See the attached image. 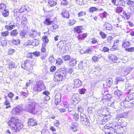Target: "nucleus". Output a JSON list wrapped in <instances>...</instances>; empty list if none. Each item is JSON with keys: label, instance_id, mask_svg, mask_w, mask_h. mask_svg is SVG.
<instances>
[{"label": "nucleus", "instance_id": "f257e3e1", "mask_svg": "<svg viewBox=\"0 0 134 134\" xmlns=\"http://www.w3.org/2000/svg\"><path fill=\"white\" fill-rule=\"evenodd\" d=\"M9 124L14 132L19 131L23 127V124L20 122L18 119L13 118H11V120L9 121Z\"/></svg>", "mask_w": 134, "mask_h": 134}, {"label": "nucleus", "instance_id": "f03ea898", "mask_svg": "<svg viewBox=\"0 0 134 134\" xmlns=\"http://www.w3.org/2000/svg\"><path fill=\"white\" fill-rule=\"evenodd\" d=\"M66 71H58L54 75V80L56 81H61L63 80L66 77Z\"/></svg>", "mask_w": 134, "mask_h": 134}, {"label": "nucleus", "instance_id": "7ed1b4c3", "mask_svg": "<svg viewBox=\"0 0 134 134\" xmlns=\"http://www.w3.org/2000/svg\"><path fill=\"white\" fill-rule=\"evenodd\" d=\"M36 85L34 87L33 90L36 92H40L44 90L45 88V86L43 84V81H39L36 82Z\"/></svg>", "mask_w": 134, "mask_h": 134}, {"label": "nucleus", "instance_id": "20e7f679", "mask_svg": "<svg viewBox=\"0 0 134 134\" xmlns=\"http://www.w3.org/2000/svg\"><path fill=\"white\" fill-rule=\"evenodd\" d=\"M36 104L34 101L31 102L26 107L25 109L31 113L32 112L35 110Z\"/></svg>", "mask_w": 134, "mask_h": 134}, {"label": "nucleus", "instance_id": "39448f33", "mask_svg": "<svg viewBox=\"0 0 134 134\" xmlns=\"http://www.w3.org/2000/svg\"><path fill=\"white\" fill-rule=\"evenodd\" d=\"M22 110V108L21 107L18 105L13 108L11 111V113L14 115H19L20 114Z\"/></svg>", "mask_w": 134, "mask_h": 134}, {"label": "nucleus", "instance_id": "423d86ee", "mask_svg": "<svg viewBox=\"0 0 134 134\" xmlns=\"http://www.w3.org/2000/svg\"><path fill=\"white\" fill-rule=\"evenodd\" d=\"M21 67L25 69H28L29 70H31L33 69V66L30 64V61L27 60L24 62V64L21 65Z\"/></svg>", "mask_w": 134, "mask_h": 134}, {"label": "nucleus", "instance_id": "0eeeda50", "mask_svg": "<svg viewBox=\"0 0 134 134\" xmlns=\"http://www.w3.org/2000/svg\"><path fill=\"white\" fill-rule=\"evenodd\" d=\"M112 124H110L109 126L107 125L105 126L104 132L105 134H112L115 132V130L112 127Z\"/></svg>", "mask_w": 134, "mask_h": 134}, {"label": "nucleus", "instance_id": "6e6552de", "mask_svg": "<svg viewBox=\"0 0 134 134\" xmlns=\"http://www.w3.org/2000/svg\"><path fill=\"white\" fill-rule=\"evenodd\" d=\"M6 65H8V68L10 70L12 69L13 68H16L17 66L14 62L9 60H7Z\"/></svg>", "mask_w": 134, "mask_h": 134}, {"label": "nucleus", "instance_id": "1a4fd4ad", "mask_svg": "<svg viewBox=\"0 0 134 134\" xmlns=\"http://www.w3.org/2000/svg\"><path fill=\"white\" fill-rule=\"evenodd\" d=\"M121 105L122 106H124L125 108H129L130 107H132L134 105V103L125 100V101L124 100L123 102L121 103Z\"/></svg>", "mask_w": 134, "mask_h": 134}, {"label": "nucleus", "instance_id": "9d476101", "mask_svg": "<svg viewBox=\"0 0 134 134\" xmlns=\"http://www.w3.org/2000/svg\"><path fill=\"white\" fill-rule=\"evenodd\" d=\"M74 87L78 88L82 85V82L79 79H76L74 80Z\"/></svg>", "mask_w": 134, "mask_h": 134}, {"label": "nucleus", "instance_id": "9b49d317", "mask_svg": "<svg viewBox=\"0 0 134 134\" xmlns=\"http://www.w3.org/2000/svg\"><path fill=\"white\" fill-rule=\"evenodd\" d=\"M61 94L60 93H57L55 95V104L57 105L58 103L61 101Z\"/></svg>", "mask_w": 134, "mask_h": 134}, {"label": "nucleus", "instance_id": "f8f14e48", "mask_svg": "<svg viewBox=\"0 0 134 134\" xmlns=\"http://www.w3.org/2000/svg\"><path fill=\"white\" fill-rule=\"evenodd\" d=\"M102 91V94H103V99L105 100H111V95L108 93H106L105 92Z\"/></svg>", "mask_w": 134, "mask_h": 134}, {"label": "nucleus", "instance_id": "ddd939ff", "mask_svg": "<svg viewBox=\"0 0 134 134\" xmlns=\"http://www.w3.org/2000/svg\"><path fill=\"white\" fill-rule=\"evenodd\" d=\"M27 124L29 126H33L36 125L37 123L36 120L32 118H30L28 120Z\"/></svg>", "mask_w": 134, "mask_h": 134}, {"label": "nucleus", "instance_id": "4468645a", "mask_svg": "<svg viewBox=\"0 0 134 134\" xmlns=\"http://www.w3.org/2000/svg\"><path fill=\"white\" fill-rule=\"evenodd\" d=\"M113 82V81L112 78H109L106 80L105 83H103V86H105V85H106L108 87H110L112 85Z\"/></svg>", "mask_w": 134, "mask_h": 134}, {"label": "nucleus", "instance_id": "2eb2a0df", "mask_svg": "<svg viewBox=\"0 0 134 134\" xmlns=\"http://www.w3.org/2000/svg\"><path fill=\"white\" fill-rule=\"evenodd\" d=\"M108 58L113 62H116L117 58L116 56L114 54H110L108 56Z\"/></svg>", "mask_w": 134, "mask_h": 134}, {"label": "nucleus", "instance_id": "dca6fc26", "mask_svg": "<svg viewBox=\"0 0 134 134\" xmlns=\"http://www.w3.org/2000/svg\"><path fill=\"white\" fill-rule=\"evenodd\" d=\"M87 66V64L82 61L80 62L78 65V67L80 69L85 70Z\"/></svg>", "mask_w": 134, "mask_h": 134}, {"label": "nucleus", "instance_id": "f3484780", "mask_svg": "<svg viewBox=\"0 0 134 134\" xmlns=\"http://www.w3.org/2000/svg\"><path fill=\"white\" fill-rule=\"evenodd\" d=\"M62 15L64 17L68 18L69 16L68 11L65 9H64L62 13Z\"/></svg>", "mask_w": 134, "mask_h": 134}, {"label": "nucleus", "instance_id": "a211bd4d", "mask_svg": "<svg viewBox=\"0 0 134 134\" xmlns=\"http://www.w3.org/2000/svg\"><path fill=\"white\" fill-rule=\"evenodd\" d=\"M81 123L83 125L88 126L90 125V123L88 119L87 118L84 119L83 120L81 121Z\"/></svg>", "mask_w": 134, "mask_h": 134}, {"label": "nucleus", "instance_id": "6ab92c4d", "mask_svg": "<svg viewBox=\"0 0 134 134\" xmlns=\"http://www.w3.org/2000/svg\"><path fill=\"white\" fill-rule=\"evenodd\" d=\"M103 27L107 30H111L113 29L111 25L108 23H106L104 24L103 25Z\"/></svg>", "mask_w": 134, "mask_h": 134}, {"label": "nucleus", "instance_id": "aec40b11", "mask_svg": "<svg viewBox=\"0 0 134 134\" xmlns=\"http://www.w3.org/2000/svg\"><path fill=\"white\" fill-rule=\"evenodd\" d=\"M37 35V31L34 30L30 31L29 34L30 36L32 38L35 37Z\"/></svg>", "mask_w": 134, "mask_h": 134}, {"label": "nucleus", "instance_id": "412c9836", "mask_svg": "<svg viewBox=\"0 0 134 134\" xmlns=\"http://www.w3.org/2000/svg\"><path fill=\"white\" fill-rule=\"evenodd\" d=\"M82 28L81 26H77L75 27L74 29V31L78 34H80L82 32Z\"/></svg>", "mask_w": 134, "mask_h": 134}, {"label": "nucleus", "instance_id": "4be33fe9", "mask_svg": "<svg viewBox=\"0 0 134 134\" xmlns=\"http://www.w3.org/2000/svg\"><path fill=\"white\" fill-rule=\"evenodd\" d=\"M122 14L126 18V19L127 20L129 19L130 18L132 14V13L130 12H126L125 11H123Z\"/></svg>", "mask_w": 134, "mask_h": 134}, {"label": "nucleus", "instance_id": "5701e85b", "mask_svg": "<svg viewBox=\"0 0 134 134\" xmlns=\"http://www.w3.org/2000/svg\"><path fill=\"white\" fill-rule=\"evenodd\" d=\"M134 99V94L132 93L128 95L125 98V100L127 101L131 100Z\"/></svg>", "mask_w": 134, "mask_h": 134}, {"label": "nucleus", "instance_id": "b1692460", "mask_svg": "<svg viewBox=\"0 0 134 134\" xmlns=\"http://www.w3.org/2000/svg\"><path fill=\"white\" fill-rule=\"evenodd\" d=\"M114 94L115 96H117L119 98V97L122 95V93L121 91L117 90L114 91Z\"/></svg>", "mask_w": 134, "mask_h": 134}, {"label": "nucleus", "instance_id": "393cba45", "mask_svg": "<svg viewBox=\"0 0 134 134\" xmlns=\"http://www.w3.org/2000/svg\"><path fill=\"white\" fill-rule=\"evenodd\" d=\"M131 45V44L129 42L125 41L122 43V46L123 48H125L127 47H129Z\"/></svg>", "mask_w": 134, "mask_h": 134}, {"label": "nucleus", "instance_id": "a878e982", "mask_svg": "<svg viewBox=\"0 0 134 134\" xmlns=\"http://www.w3.org/2000/svg\"><path fill=\"white\" fill-rule=\"evenodd\" d=\"M18 34V31L16 30H14L12 31L10 33V35L12 37L16 36Z\"/></svg>", "mask_w": 134, "mask_h": 134}, {"label": "nucleus", "instance_id": "bb28decb", "mask_svg": "<svg viewBox=\"0 0 134 134\" xmlns=\"http://www.w3.org/2000/svg\"><path fill=\"white\" fill-rule=\"evenodd\" d=\"M39 40L36 39H34L32 40V45L34 46H37L39 44Z\"/></svg>", "mask_w": 134, "mask_h": 134}, {"label": "nucleus", "instance_id": "cd10ccee", "mask_svg": "<svg viewBox=\"0 0 134 134\" xmlns=\"http://www.w3.org/2000/svg\"><path fill=\"white\" fill-rule=\"evenodd\" d=\"M76 64V59H71L69 62V65L71 66L75 65Z\"/></svg>", "mask_w": 134, "mask_h": 134}, {"label": "nucleus", "instance_id": "c85d7f7f", "mask_svg": "<svg viewBox=\"0 0 134 134\" xmlns=\"http://www.w3.org/2000/svg\"><path fill=\"white\" fill-rule=\"evenodd\" d=\"M52 22V21L50 20V19L48 18H46L44 21V23L47 25H50Z\"/></svg>", "mask_w": 134, "mask_h": 134}, {"label": "nucleus", "instance_id": "c756f323", "mask_svg": "<svg viewBox=\"0 0 134 134\" xmlns=\"http://www.w3.org/2000/svg\"><path fill=\"white\" fill-rule=\"evenodd\" d=\"M56 4V2L53 0H49L48 2V5L51 7H53Z\"/></svg>", "mask_w": 134, "mask_h": 134}, {"label": "nucleus", "instance_id": "7c9ffc66", "mask_svg": "<svg viewBox=\"0 0 134 134\" xmlns=\"http://www.w3.org/2000/svg\"><path fill=\"white\" fill-rule=\"evenodd\" d=\"M119 42V41L118 40L115 41H114L113 45V47L110 49L111 51H114L116 49V48L115 47L117 45L118 43Z\"/></svg>", "mask_w": 134, "mask_h": 134}, {"label": "nucleus", "instance_id": "2f4dec72", "mask_svg": "<svg viewBox=\"0 0 134 134\" xmlns=\"http://www.w3.org/2000/svg\"><path fill=\"white\" fill-rule=\"evenodd\" d=\"M20 41L19 40L13 39L11 41V42L15 45H19L20 43Z\"/></svg>", "mask_w": 134, "mask_h": 134}, {"label": "nucleus", "instance_id": "473e14b6", "mask_svg": "<svg viewBox=\"0 0 134 134\" xmlns=\"http://www.w3.org/2000/svg\"><path fill=\"white\" fill-rule=\"evenodd\" d=\"M26 33V32L25 30L21 31L19 34L20 37L21 38H25Z\"/></svg>", "mask_w": 134, "mask_h": 134}, {"label": "nucleus", "instance_id": "72a5a7b5", "mask_svg": "<svg viewBox=\"0 0 134 134\" xmlns=\"http://www.w3.org/2000/svg\"><path fill=\"white\" fill-rule=\"evenodd\" d=\"M9 13V12L8 10L5 9L4 10L2 13V15L4 17H6L8 16Z\"/></svg>", "mask_w": 134, "mask_h": 134}, {"label": "nucleus", "instance_id": "f704fd0d", "mask_svg": "<svg viewBox=\"0 0 134 134\" xmlns=\"http://www.w3.org/2000/svg\"><path fill=\"white\" fill-rule=\"evenodd\" d=\"M127 4L131 7L134 6V2L130 0H127L126 1Z\"/></svg>", "mask_w": 134, "mask_h": 134}, {"label": "nucleus", "instance_id": "c9c22d12", "mask_svg": "<svg viewBox=\"0 0 134 134\" xmlns=\"http://www.w3.org/2000/svg\"><path fill=\"white\" fill-rule=\"evenodd\" d=\"M78 94H74L72 97V100L74 101L75 102L76 100H77L78 99Z\"/></svg>", "mask_w": 134, "mask_h": 134}, {"label": "nucleus", "instance_id": "e433bc0d", "mask_svg": "<svg viewBox=\"0 0 134 134\" xmlns=\"http://www.w3.org/2000/svg\"><path fill=\"white\" fill-rule=\"evenodd\" d=\"M15 27V26L14 25H6L5 26V28L8 30H10L14 28Z\"/></svg>", "mask_w": 134, "mask_h": 134}, {"label": "nucleus", "instance_id": "4c0bfd02", "mask_svg": "<svg viewBox=\"0 0 134 134\" xmlns=\"http://www.w3.org/2000/svg\"><path fill=\"white\" fill-rule=\"evenodd\" d=\"M80 117L81 121V120H83L84 119L87 118L86 115L85 114L82 113H80Z\"/></svg>", "mask_w": 134, "mask_h": 134}, {"label": "nucleus", "instance_id": "58836bf2", "mask_svg": "<svg viewBox=\"0 0 134 134\" xmlns=\"http://www.w3.org/2000/svg\"><path fill=\"white\" fill-rule=\"evenodd\" d=\"M63 63L62 59L59 58H57L56 60V63L59 65H61Z\"/></svg>", "mask_w": 134, "mask_h": 134}, {"label": "nucleus", "instance_id": "ea45409f", "mask_svg": "<svg viewBox=\"0 0 134 134\" xmlns=\"http://www.w3.org/2000/svg\"><path fill=\"white\" fill-rule=\"evenodd\" d=\"M6 5L4 3H1L0 4V10H3L6 9Z\"/></svg>", "mask_w": 134, "mask_h": 134}, {"label": "nucleus", "instance_id": "a19ab883", "mask_svg": "<svg viewBox=\"0 0 134 134\" xmlns=\"http://www.w3.org/2000/svg\"><path fill=\"white\" fill-rule=\"evenodd\" d=\"M4 104L6 105L5 109L11 107L10 103L9 101H5L4 103Z\"/></svg>", "mask_w": 134, "mask_h": 134}, {"label": "nucleus", "instance_id": "79ce46f5", "mask_svg": "<svg viewBox=\"0 0 134 134\" xmlns=\"http://www.w3.org/2000/svg\"><path fill=\"white\" fill-rule=\"evenodd\" d=\"M123 9V8L122 7H118L116 8V11L117 12L120 13L122 12Z\"/></svg>", "mask_w": 134, "mask_h": 134}, {"label": "nucleus", "instance_id": "37998d69", "mask_svg": "<svg viewBox=\"0 0 134 134\" xmlns=\"http://www.w3.org/2000/svg\"><path fill=\"white\" fill-rule=\"evenodd\" d=\"M42 39L43 42H44L46 43H47L49 41V40L47 38V36H43L42 38Z\"/></svg>", "mask_w": 134, "mask_h": 134}, {"label": "nucleus", "instance_id": "c03bdc74", "mask_svg": "<svg viewBox=\"0 0 134 134\" xmlns=\"http://www.w3.org/2000/svg\"><path fill=\"white\" fill-rule=\"evenodd\" d=\"M9 34V32L8 31H6L2 32L1 33V35L3 37H5L8 36Z\"/></svg>", "mask_w": 134, "mask_h": 134}, {"label": "nucleus", "instance_id": "a18cd8bd", "mask_svg": "<svg viewBox=\"0 0 134 134\" xmlns=\"http://www.w3.org/2000/svg\"><path fill=\"white\" fill-rule=\"evenodd\" d=\"M62 58L65 61L69 60L70 58V56L68 55L63 56Z\"/></svg>", "mask_w": 134, "mask_h": 134}, {"label": "nucleus", "instance_id": "49530a36", "mask_svg": "<svg viewBox=\"0 0 134 134\" xmlns=\"http://www.w3.org/2000/svg\"><path fill=\"white\" fill-rule=\"evenodd\" d=\"M100 35L103 39H104L107 37L105 33L102 31L100 32Z\"/></svg>", "mask_w": 134, "mask_h": 134}, {"label": "nucleus", "instance_id": "de8ad7c7", "mask_svg": "<svg viewBox=\"0 0 134 134\" xmlns=\"http://www.w3.org/2000/svg\"><path fill=\"white\" fill-rule=\"evenodd\" d=\"M26 5H24L21 7L19 10V12L20 13H22L25 11V10Z\"/></svg>", "mask_w": 134, "mask_h": 134}, {"label": "nucleus", "instance_id": "09e8293b", "mask_svg": "<svg viewBox=\"0 0 134 134\" xmlns=\"http://www.w3.org/2000/svg\"><path fill=\"white\" fill-rule=\"evenodd\" d=\"M112 39V37L111 36H109L108 37L107 40V42L109 44L111 43Z\"/></svg>", "mask_w": 134, "mask_h": 134}, {"label": "nucleus", "instance_id": "8fccbe9b", "mask_svg": "<svg viewBox=\"0 0 134 134\" xmlns=\"http://www.w3.org/2000/svg\"><path fill=\"white\" fill-rule=\"evenodd\" d=\"M49 60L51 63L54 62L55 61V59L53 55L50 56L49 58Z\"/></svg>", "mask_w": 134, "mask_h": 134}, {"label": "nucleus", "instance_id": "3c124183", "mask_svg": "<svg viewBox=\"0 0 134 134\" xmlns=\"http://www.w3.org/2000/svg\"><path fill=\"white\" fill-rule=\"evenodd\" d=\"M84 109L80 105H79L77 107V110L79 112L82 113Z\"/></svg>", "mask_w": 134, "mask_h": 134}, {"label": "nucleus", "instance_id": "603ef678", "mask_svg": "<svg viewBox=\"0 0 134 134\" xmlns=\"http://www.w3.org/2000/svg\"><path fill=\"white\" fill-rule=\"evenodd\" d=\"M93 50L92 48H90L86 50L85 52V53L90 54L92 52V51Z\"/></svg>", "mask_w": 134, "mask_h": 134}, {"label": "nucleus", "instance_id": "864d4df0", "mask_svg": "<svg viewBox=\"0 0 134 134\" xmlns=\"http://www.w3.org/2000/svg\"><path fill=\"white\" fill-rule=\"evenodd\" d=\"M125 49L126 51L133 52H134V47H131L129 48H126Z\"/></svg>", "mask_w": 134, "mask_h": 134}, {"label": "nucleus", "instance_id": "5fc2aeb1", "mask_svg": "<svg viewBox=\"0 0 134 134\" xmlns=\"http://www.w3.org/2000/svg\"><path fill=\"white\" fill-rule=\"evenodd\" d=\"M76 22V21L74 20H70L69 22V25L70 26L72 25L75 24Z\"/></svg>", "mask_w": 134, "mask_h": 134}, {"label": "nucleus", "instance_id": "6e6d98bb", "mask_svg": "<svg viewBox=\"0 0 134 134\" xmlns=\"http://www.w3.org/2000/svg\"><path fill=\"white\" fill-rule=\"evenodd\" d=\"M1 43L3 47L4 46L7 45V41L5 40H2L1 41Z\"/></svg>", "mask_w": 134, "mask_h": 134}, {"label": "nucleus", "instance_id": "4d7b16f0", "mask_svg": "<svg viewBox=\"0 0 134 134\" xmlns=\"http://www.w3.org/2000/svg\"><path fill=\"white\" fill-rule=\"evenodd\" d=\"M73 118L76 121L79 118L78 114L75 113V114L73 115Z\"/></svg>", "mask_w": 134, "mask_h": 134}, {"label": "nucleus", "instance_id": "13d9d810", "mask_svg": "<svg viewBox=\"0 0 134 134\" xmlns=\"http://www.w3.org/2000/svg\"><path fill=\"white\" fill-rule=\"evenodd\" d=\"M86 89L85 88H82L79 90V93L80 94H83L85 93Z\"/></svg>", "mask_w": 134, "mask_h": 134}, {"label": "nucleus", "instance_id": "bf43d9fd", "mask_svg": "<svg viewBox=\"0 0 134 134\" xmlns=\"http://www.w3.org/2000/svg\"><path fill=\"white\" fill-rule=\"evenodd\" d=\"M99 59V58L97 56H94L92 58V60L95 62H96Z\"/></svg>", "mask_w": 134, "mask_h": 134}, {"label": "nucleus", "instance_id": "052dcab7", "mask_svg": "<svg viewBox=\"0 0 134 134\" xmlns=\"http://www.w3.org/2000/svg\"><path fill=\"white\" fill-rule=\"evenodd\" d=\"M85 12L83 11H81L78 13V15L79 17H81L85 15Z\"/></svg>", "mask_w": 134, "mask_h": 134}, {"label": "nucleus", "instance_id": "680f3d73", "mask_svg": "<svg viewBox=\"0 0 134 134\" xmlns=\"http://www.w3.org/2000/svg\"><path fill=\"white\" fill-rule=\"evenodd\" d=\"M34 55L36 57L39 56L40 54V53L38 51H35L33 53Z\"/></svg>", "mask_w": 134, "mask_h": 134}, {"label": "nucleus", "instance_id": "e2e57ef3", "mask_svg": "<svg viewBox=\"0 0 134 134\" xmlns=\"http://www.w3.org/2000/svg\"><path fill=\"white\" fill-rule=\"evenodd\" d=\"M61 1V4L63 5H65L68 3V1L66 0H60Z\"/></svg>", "mask_w": 134, "mask_h": 134}, {"label": "nucleus", "instance_id": "0e129e2a", "mask_svg": "<svg viewBox=\"0 0 134 134\" xmlns=\"http://www.w3.org/2000/svg\"><path fill=\"white\" fill-rule=\"evenodd\" d=\"M97 8L95 7H92L89 9V11L91 13H93L94 11L96 10Z\"/></svg>", "mask_w": 134, "mask_h": 134}, {"label": "nucleus", "instance_id": "69168bd1", "mask_svg": "<svg viewBox=\"0 0 134 134\" xmlns=\"http://www.w3.org/2000/svg\"><path fill=\"white\" fill-rule=\"evenodd\" d=\"M56 69V67L55 66H52L50 68V71L52 72H53L55 71Z\"/></svg>", "mask_w": 134, "mask_h": 134}, {"label": "nucleus", "instance_id": "338daca9", "mask_svg": "<svg viewBox=\"0 0 134 134\" xmlns=\"http://www.w3.org/2000/svg\"><path fill=\"white\" fill-rule=\"evenodd\" d=\"M71 129L74 132L76 131L77 130V127L73 125H72V126L71 127Z\"/></svg>", "mask_w": 134, "mask_h": 134}, {"label": "nucleus", "instance_id": "774afa93", "mask_svg": "<svg viewBox=\"0 0 134 134\" xmlns=\"http://www.w3.org/2000/svg\"><path fill=\"white\" fill-rule=\"evenodd\" d=\"M14 96V94L11 92H9L8 94V96L9 98H13Z\"/></svg>", "mask_w": 134, "mask_h": 134}]
</instances>
